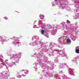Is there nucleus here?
Here are the masks:
<instances>
[{
    "label": "nucleus",
    "mask_w": 79,
    "mask_h": 79,
    "mask_svg": "<svg viewBox=\"0 0 79 79\" xmlns=\"http://www.w3.org/2000/svg\"><path fill=\"white\" fill-rule=\"evenodd\" d=\"M76 53H79V49H77L76 50Z\"/></svg>",
    "instance_id": "obj_2"
},
{
    "label": "nucleus",
    "mask_w": 79,
    "mask_h": 79,
    "mask_svg": "<svg viewBox=\"0 0 79 79\" xmlns=\"http://www.w3.org/2000/svg\"><path fill=\"white\" fill-rule=\"evenodd\" d=\"M55 1H57V0H55Z\"/></svg>",
    "instance_id": "obj_7"
},
{
    "label": "nucleus",
    "mask_w": 79,
    "mask_h": 79,
    "mask_svg": "<svg viewBox=\"0 0 79 79\" xmlns=\"http://www.w3.org/2000/svg\"><path fill=\"white\" fill-rule=\"evenodd\" d=\"M67 24H69V21L67 20Z\"/></svg>",
    "instance_id": "obj_5"
},
{
    "label": "nucleus",
    "mask_w": 79,
    "mask_h": 79,
    "mask_svg": "<svg viewBox=\"0 0 79 79\" xmlns=\"http://www.w3.org/2000/svg\"><path fill=\"white\" fill-rule=\"evenodd\" d=\"M67 42H68V43H69V42H70V41L69 40L67 39Z\"/></svg>",
    "instance_id": "obj_4"
},
{
    "label": "nucleus",
    "mask_w": 79,
    "mask_h": 79,
    "mask_svg": "<svg viewBox=\"0 0 79 79\" xmlns=\"http://www.w3.org/2000/svg\"><path fill=\"white\" fill-rule=\"evenodd\" d=\"M46 37H48V35H45Z\"/></svg>",
    "instance_id": "obj_6"
},
{
    "label": "nucleus",
    "mask_w": 79,
    "mask_h": 79,
    "mask_svg": "<svg viewBox=\"0 0 79 79\" xmlns=\"http://www.w3.org/2000/svg\"><path fill=\"white\" fill-rule=\"evenodd\" d=\"M78 49L79 50V48H78Z\"/></svg>",
    "instance_id": "obj_8"
},
{
    "label": "nucleus",
    "mask_w": 79,
    "mask_h": 79,
    "mask_svg": "<svg viewBox=\"0 0 79 79\" xmlns=\"http://www.w3.org/2000/svg\"><path fill=\"white\" fill-rule=\"evenodd\" d=\"M40 19H44V16L41 15H40Z\"/></svg>",
    "instance_id": "obj_1"
},
{
    "label": "nucleus",
    "mask_w": 79,
    "mask_h": 79,
    "mask_svg": "<svg viewBox=\"0 0 79 79\" xmlns=\"http://www.w3.org/2000/svg\"><path fill=\"white\" fill-rule=\"evenodd\" d=\"M41 33H42V34H44L45 32V31H44V30H42L41 31Z\"/></svg>",
    "instance_id": "obj_3"
}]
</instances>
